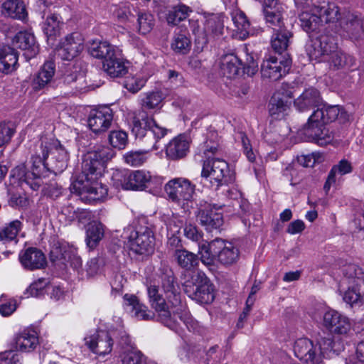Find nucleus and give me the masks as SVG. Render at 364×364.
<instances>
[{
  "label": "nucleus",
  "instance_id": "obj_1",
  "mask_svg": "<svg viewBox=\"0 0 364 364\" xmlns=\"http://www.w3.org/2000/svg\"><path fill=\"white\" fill-rule=\"evenodd\" d=\"M161 279V291L158 287L151 285L147 289L150 304L158 313L159 319L171 329L176 327V319L187 323L190 314L186 304L182 300L181 289L172 269L166 264H161L159 268Z\"/></svg>",
  "mask_w": 364,
  "mask_h": 364
},
{
  "label": "nucleus",
  "instance_id": "obj_2",
  "mask_svg": "<svg viewBox=\"0 0 364 364\" xmlns=\"http://www.w3.org/2000/svg\"><path fill=\"white\" fill-rule=\"evenodd\" d=\"M198 255L201 262L205 265H211L215 259L224 265L235 264L239 259V249L233 243L216 238L210 242H204L199 245Z\"/></svg>",
  "mask_w": 364,
  "mask_h": 364
},
{
  "label": "nucleus",
  "instance_id": "obj_3",
  "mask_svg": "<svg viewBox=\"0 0 364 364\" xmlns=\"http://www.w3.org/2000/svg\"><path fill=\"white\" fill-rule=\"evenodd\" d=\"M343 343H295V355L306 364H323V358L338 355Z\"/></svg>",
  "mask_w": 364,
  "mask_h": 364
},
{
  "label": "nucleus",
  "instance_id": "obj_4",
  "mask_svg": "<svg viewBox=\"0 0 364 364\" xmlns=\"http://www.w3.org/2000/svg\"><path fill=\"white\" fill-rule=\"evenodd\" d=\"M132 132L136 138L144 139L151 150H156L159 148V140L166 136L167 129L156 124L153 118L141 109L134 113Z\"/></svg>",
  "mask_w": 364,
  "mask_h": 364
},
{
  "label": "nucleus",
  "instance_id": "obj_5",
  "mask_svg": "<svg viewBox=\"0 0 364 364\" xmlns=\"http://www.w3.org/2000/svg\"><path fill=\"white\" fill-rule=\"evenodd\" d=\"M114 154V151L109 146H95L84 156L82 173L77 178L99 179L105 171L107 163Z\"/></svg>",
  "mask_w": 364,
  "mask_h": 364
},
{
  "label": "nucleus",
  "instance_id": "obj_6",
  "mask_svg": "<svg viewBox=\"0 0 364 364\" xmlns=\"http://www.w3.org/2000/svg\"><path fill=\"white\" fill-rule=\"evenodd\" d=\"M184 291L188 296L200 303H211L215 298L213 286L200 271H191L184 282Z\"/></svg>",
  "mask_w": 364,
  "mask_h": 364
},
{
  "label": "nucleus",
  "instance_id": "obj_7",
  "mask_svg": "<svg viewBox=\"0 0 364 364\" xmlns=\"http://www.w3.org/2000/svg\"><path fill=\"white\" fill-rule=\"evenodd\" d=\"M41 151L43 157L46 158L47 171L57 174L67 168L69 154L58 140L46 138L41 139Z\"/></svg>",
  "mask_w": 364,
  "mask_h": 364
},
{
  "label": "nucleus",
  "instance_id": "obj_8",
  "mask_svg": "<svg viewBox=\"0 0 364 364\" xmlns=\"http://www.w3.org/2000/svg\"><path fill=\"white\" fill-rule=\"evenodd\" d=\"M346 278L344 282L348 284V289L344 292L343 299L352 307H361L364 305V278L359 276L361 270L355 265H348L345 269Z\"/></svg>",
  "mask_w": 364,
  "mask_h": 364
},
{
  "label": "nucleus",
  "instance_id": "obj_9",
  "mask_svg": "<svg viewBox=\"0 0 364 364\" xmlns=\"http://www.w3.org/2000/svg\"><path fill=\"white\" fill-rule=\"evenodd\" d=\"M201 176L210 178V182L217 188L235 181V176L230 171L228 164L218 158H208L204 161Z\"/></svg>",
  "mask_w": 364,
  "mask_h": 364
},
{
  "label": "nucleus",
  "instance_id": "obj_10",
  "mask_svg": "<svg viewBox=\"0 0 364 364\" xmlns=\"http://www.w3.org/2000/svg\"><path fill=\"white\" fill-rule=\"evenodd\" d=\"M165 191L170 200L185 209L192 200L195 186L185 178H176L166 184Z\"/></svg>",
  "mask_w": 364,
  "mask_h": 364
},
{
  "label": "nucleus",
  "instance_id": "obj_11",
  "mask_svg": "<svg viewBox=\"0 0 364 364\" xmlns=\"http://www.w3.org/2000/svg\"><path fill=\"white\" fill-rule=\"evenodd\" d=\"M98 180L77 178L71 184L70 190L89 203L102 200L107 196L108 189Z\"/></svg>",
  "mask_w": 364,
  "mask_h": 364
},
{
  "label": "nucleus",
  "instance_id": "obj_12",
  "mask_svg": "<svg viewBox=\"0 0 364 364\" xmlns=\"http://www.w3.org/2000/svg\"><path fill=\"white\" fill-rule=\"evenodd\" d=\"M337 48V43L333 36L321 34L311 39L306 45V51L311 60L323 61L326 56L332 54Z\"/></svg>",
  "mask_w": 364,
  "mask_h": 364
},
{
  "label": "nucleus",
  "instance_id": "obj_13",
  "mask_svg": "<svg viewBox=\"0 0 364 364\" xmlns=\"http://www.w3.org/2000/svg\"><path fill=\"white\" fill-rule=\"evenodd\" d=\"M149 179H150V172L144 170L116 171L112 176L115 186H121L125 190H143L147 188Z\"/></svg>",
  "mask_w": 364,
  "mask_h": 364
},
{
  "label": "nucleus",
  "instance_id": "obj_14",
  "mask_svg": "<svg viewBox=\"0 0 364 364\" xmlns=\"http://www.w3.org/2000/svg\"><path fill=\"white\" fill-rule=\"evenodd\" d=\"M225 205L221 203L201 202L197 215L200 225L208 231L220 228L223 225V217L218 210Z\"/></svg>",
  "mask_w": 364,
  "mask_h": 364
},
{
  "label": "nucleus",
  "instance_id": "obj_15",
  "mask_svg": "<svg viewBox=\"0 0 364 364\" xmlns=\"http://www.w3.org/2000/svg\"><path fill=\"white\" fill-rule=\"evenodd\" d=\"M127 237L130 250L136 254H149L154 250V235L148 227L132 230Z\"/></svg>",
  "mask_w": 364,
  "mask_h": 364
},
{
  "label": "nucleus",
  "instance_id": "obj_16",
  "mask_svg": "<svg viewBox=\"0 0 364 364\" xmlns=\"http://www.w3.org/2000/svg\"><path fill=\"white\" fill-rule=\"evenodd\" d=\"M321 323L323 329L332 335H346L351 327L349 318L333 309L323 314Z\"/></svg>",
  "mask_w": 364,
  "mask_h": 364
},
{
  "label": "nucleus",
  "instance_id": "obj_17",
  "mask_svg": "<svg viewBox=\"0 0 364 364\" xmlns=\"http://www.w3.org/2000/svg\"><path fill=\"white\" fill-rule=\"evenodd\" d=\"M262 13L267 26L272 29L285 26L284 14L286 11L284 5L279 0H263Z\"/></svg>",
  "mask_w": 364,
  "mask_h": 364
},
{
  "label": "nucleus",
  "instance_id": "obj_18",
  "mask_svg": "<svg viewBox=\"0 0 364 364\" xmlns=\"http://www.w3.org/2000/svg\"><path fill=\"white\" fill-rule=\"evenodd\" d=\"M291 64V60L289 58L278 60L276 57L269 56L261 65L262 77L272 80H278L288 73Z\"/></svg>",
  "mask_w": 364,
  "mask_h": 364
},
{
  "label": "nucleus",
  "instance_id": "obj_19",
  "mask_svg": "<svg viewBox=\"0 0 364 364\" xmlns=\"http://www.w3.org/2000/svg\"><path fill=\"white\" fill-rule=\"evenodd\" d=\"M84 49V40L80 33L74 32L67 35L60 42L58 55L64 60H71Z\"/></svg>",
  "mask_w": 364,
  "mask_h": 364
},
{
  "label": "nucleus",
  "instance_id": "obj_20",
  "mask_svg": "<svg viewBox=\"0 0 364 364\" xmlns=\"http://www.w3.org/2000/svg\"><path fill=\"white\" fill-rule=\"evenodd\" d=\"M340 24L343 30L353 39L360 38L364 33V21L354 12L344 11L340 18Z\"/></svg>",
  "mask_w": 364,
  "mask_h": 364
},
{
  "label": "nucleus",
  "instance_id": "obj_21",
  "mask_svg": "<svg viewBox=\"0 0 364 364\" xmlns=\"http://www.w3.org/2000/svg\"><path fill=\"white\" fill-rule=\"evenodd\" d=\"M112 120V110L108 107H102L90 112L88 125L95 133L104 132L109 128Z\"/></svg>",
  "mask_w": 364,
  "mask_h": 364
},
{
  "label": "nucleus",
  "instance_id": "obj_22",
  "mask_svg": "<svg viewBox=\"0 0 364 364\" xmlns=\"http://www.w3.org/2000/svg\"><path fill=\"white\" fill-rule=\"evenodd\" d=\"M204 36L203 43L206 44L209 39H214L223 35L224 29L223 16L220 14L204 12Z\"/></svg>",
  "mask_w": 364,
  "mask_h": 364
},
{
  "label": "nucleus",
  "instance_id": "obj_23",
  "mask_svg": "<svg viewBox=\"0 0 364 364\" xmlns=\"http://www.w3.org/2000/svg\"><path fill=\"white\" fill-rule=\"evenodd\" d=\"M326 124L316 123L309 117L308 122L304 125V134L309 139L320 146H325L330 143L333 139L329 131L325 127Z\"/></svg>",
  "mask_w": 364,
  "mask_h": 364
},
{
  "label": "nucleus",
  "instance_id": "obj_24",
  "mask_svg": "<svg viewBox=\"0 0 364 364\" xmlns=\"http://www.w3.org/2000/svg\"><path fill=\"white\" fill-rule=\"evenodd\" d=\"M293 97L290 90H279L274 93L269 103V112L270 115L278 119L282 117L289 108L290 100Z\"/></svg>",
  "mask_w": 364,
  "mask_h": 364
},
{
  "label": "nucleus",
  "instance_id": "obj_25",
  "mask_svg": "<svg viewBox=\"0 0 364 364\" xmlns=\"http://www.w3.org/2000/svg\"><path fill=\"white\" fill-rule=\"evenodd\" d=\"M322 98L318 90L310 87L306 89L295 100L294 107L299 112H306L311 108H319L322 105Z\"/></svg>",
  "mask_w": 364,
  "mask_h": 364
},
{
  "label": "nucleus",
  "instance_id": "obj_26",
  "mask_svg": "<svg viewBox=\"0 0 364 364\" xmlns=\"http://www.w3.org/2000/svg\"><path fill=\"white\" fill-rule=\"evenodd\" d=\"M190 141L185 134H179L171 139L166 146V156L171 160L181 159L189 151Z\"/></svg>",
  "mask_w": 364,
  "mask_h": 364
},
{
  "label": "nucleus",
  "instance_id": "obj_27",
  "mask_svg": "<svg viewBox=\"0 0 364 364\" xmlns=\"http://www.w3.org/2000/svg\"><path fill=\"white\" fill-rule=\"evenodd\" d=\"M19 260L22 266L29 270L41 269L46 263L44 254L36 247H29L21 251L19 254Z\"/></svg>",
  "mask_w": 364,
  "mask_h": 364
},
{
  "label": "nucleus",
  "instance_id": "obj_28",
  "mask_svg": "<svg viewBox=\"0 0 364 364\" xmlns=\"http://www.w3.org/2000/svg\"><path fill=\"white\" fill-rule=\"evenodd\" d=\"M14 46L26 51L25 55L31 58L38 53V46L34 35L26 31H19L13 38Z\"/></svg>",
  "mask_w": 364,
  "mask_h": 364
},
{
  "label": "nucleus",
  "instance_id": "obj_29",
  "mask_svg": "<svg viewBox=\"0 0 364 364\" xmlns=\"http://www.w3.org/2000/svg\"><path fill=\"white\" fill-rule=\"evenodd\" d=\"M55 73V65L54 62H46L31 82V87L33 90L38 91L46 87V86L52 80Z\"/></svg>",
  "mask_w": 364,
  "mask_h": 364
},
{
  "label": "nucleus",
  "instance_id": "obj_30",
  "mask_svg": "<svg viewBox=\"0 0 364 364\" xmlns=\"http://www.w3.org/2000/svg\"><path fill=\"white\" fill-rule=\"evenodd\" d=\"M18 53L9 46L0 48V71L10 74L17 69Z\"/></svg>",
  "mask_w": 364,
  "mask_h": 364
},
{
  "label": "nucleus",
  "instance_id": "obj_31",
  "mask_svg": "<svg viewBox=\"0 0 364 364\" xmlns=\"http://www.w3.org/2000/svg\"><path fill=\"white\" fill-rule=\"evenodd\" d=\"M124 304L129 309L132 316L139 320H150L154 317V314L147 307L141 304L134 295L125 294L124 296Z\"/></svg>",
  "mask_w": 364,
  "mask_h": 364
},
{
  "label": "nucleus",
  "instance_id": "obj_32",
  "mask_svg": "<svg viewBox=\"0 0 364 364\" xmlns=\"http://www.w3.org/2000/svg\"><path fill=\"white\" fill-rule=\"evenodd\" d=\"M277 28L272 29L273 33L271 38V45L275 52L281 54L287 50L293 34L285 26L278 27Z\"/></svg>",
  "mask_w": 364,
  "mask_h": 364
},
{
  "label": "nucleus",
  "instance_id": "obj_33",
  "mask_svg": "<svg viewBox=\"0 0 364 364\" xmlns=\"http://www.w3.org/2000/svg\"><path fill=\"white\" fill-rule=\"evenodd\" d=\"M328 60L329 69L332 70H348L355 64V58L343 51L335 50Z\"/></svg>",
  "mask_w": 364,
  "mask_h": 364
},
{
  "label": "nucleus",
  "instance_id": "obj_34",
  "mask_svg": "<svg viewBox=\"0 0 364 364\" xmlns=\"http://www.w3.org/2000/svg\"><path fill=\"white\" fill-rule=\"evenodd\" d=\"M340 111L338 106L322 104L321 107L314 110L309 118L314 122L328 124L337 119Z\"/></svg>",
  "mask_w": 364,
  "mask_h": 364
},
{
  "label": "nucleus",
  "instance_id": "obj_35",
  "mask_svg": "<svg viewBox=\"0 0 364 364\" xmlns=\"http://www.w3.org/2000/svg\"><path fill=\"white\" fill-rule=\"evenodd\" d=\"M102 68L111 77H119L127 73V67L124 61L117 56L116 52L114 53L113 56L103 61Z\"/></svg>",
  "mask_w": 364,
  "mask_h": 364
},
{
  "label": "nucleus",
  "instance_id": "obj_36",
  "mask_svg": "<svg viewBox=\"0 0 364 364\" xmlns=\"http://www.w3.org/2000/svg\"><path fill=\"white\" fill-rule=\"evenodd\" d=\"M220 68L224 76L233 78L239 74L242 68V63L235 54H227L221 58Z\"/></svg>",
  "mask_w": 364,
  "mask_h": 364
},
{
  "label": "nucleus",
  "instance_id": "obj_37",
  "mask_svg": "<svg viewBox=\"0 0 364 364\" xmlns=\"http://www.w3.org/2000/svg\"><path fill=\"white\" fill-rule=\"evenodd\" d=\"M60 26L61 21L58 15L51 14L47 16L43 24L42 29L48 44L53 45L56 38L60 33Z\"/></svg>",
  "mask_w": 364,
  "mask_h": 364
},
{
  "label": "nucleus",
  "instance_id": "obj_38",
  "mask_svg": "<svg viewBox=\"0 0 364 364\" xmlns=\"http://www.w3.org/2000/svg\"><path fill=\"white\" fill-rule=\"evenodd\" d=\"M119 358L122 364H156L154 361L148 360L140 350L132 348L128 345L123 347Z\"/></svg>",
  "mask_w": 364,
  "mask_h": 364
},
{
  "label": "nucleus",
  "instance_id": "obj_39",
  "mask_svg": "<svg viewBox=\"0 0 364 364\" xmlns=\"http://www.w3.org/2000/svg\"><path fill=\"white\" fill-rule=\"evenodd\" d=\"M174 259L182 269L191 271L198 263V255L186 249H176L173 253Z\"/></svg>",
  "mask_w": 364,
  "mask_h": 364
},
{
  "label": "nucleus",
  "instance_id": "obj_40",
  "mask_svg": "<svg viewBox=\"0 0 364 364\" xmlns=\"http://www.w3.org/2000/svg\"><path fill=\"white\" fill-rule=\"evenodd\" d=\"M3 13L13 18L24 20L27 17L25 4L20 0H7L2 4Z\"/></svg>",
  "mask_w": 364,
  "mask_h": 364
},
{
  "label": "nucleus",
  "instance_id": "obj_41",
  "mask_svg": "<svg viewBox=\"0 0 364 364\" xmlns=\"http://www.w3.org/2000/svg\"><path fill=\"white\" fill-rule=\"evenodd\" d=\"M105 233L104 226L100 221H92L87 227L86 242L87 246L94 249L103 238Z\"/></svg>",
  "mask_w": 364,
  "mask_h": 364
},
{
  "label": "nucleus",
  "instance_id": "obj_42",
  "mask_svg": "<svg viewBox=\"0 0 364 364\" xmlns=\"http://www.w3.org/2000/svg\"><path fill=\"white\" fill-rule=\"evenodd\" d=\"M115 48L107 41H93L89 47V53L92 56L104 60L113 56Z\"/></svg>",
  "mask_w": 364,
  "mask_h": 364
},
{
  "label": "nucleus",
  "instance_id": "obj_43",
  "mask_svg": "<svg viewBox=\"0 0 364 364\" xmlns=\"http://www.w3.org/2000/svg\"><path fill=\"white\" fill-rule=\"evenodd\" d=\"M129 339V335L122 328L112 329L109 332L99 331L90 338V341H120Z\"/></svg>",
  "mask_w": 364,
  "mask_h": 364
},
{
  "label": "nucleus",
  "instance_id": "obj_44",
  "mask_svg": "<svg viewBox=\"0 0 364 364\" xmlns=\"http://www.w3.org/2000/svg\"><path fill=\"white\" fill-rule=\"evenodd\" d=\"M192 12L193 10L191 7L183 4H179L168 11L166 21L169 25L176 26L186 19Z\"/></svg>",
  "mask_w": 364,
  "mask_h": 364
},
{
  "label": "nucleus",
  "instance_id": "obj_45",
  "mask_svg": "<svg viewBox=\"0 0 364 364\" xmlns=\"http://www.w3.org/2000/svg\"><path fill=\"white\" fill-rule=\"evenodd\" d=\"M316 12L321 21L326 23L338 21L342 16V14L339 12L338 7L333 3H328L318 6Z\"/></svg>",
  "mask_w": 364,
  "mask_h": 364
},
{
  "label": "nucleus",
  "instance_id": "obj_46",
  "mask_svg": "<svg viewBox=\"0 0 364 364\" xmlns=\"http://www.w3.org/2000/svg\"><path fill=\"white\" fill-rule=\"evenodd\" d=\"M352 171L351 164L346 159L341 160L337 165L332 167L328 173L326 183L324 184V189L328 191L331 184L336 182L337 175L343 176L349 173Z\"/></svg>",
  "mask_w": 364,
  "mask_h": 364
},
{
  "label": "nucleus",
  "instance_id": "obj_47",
  "mask_svg": "<svg viewBox=\"0 0 364 364\" xmlns=\"http://www.w3.org/2000/svg\"><path fill=\"white\" fill-rule=\"evenodd\" d=\"M149 77V75H145L143 73H139L134 75H129L126 77L124 86L130 92L136 93L144 87Z\"/></svg>",
  "mask_w": 364,
  "mask_h": 364
},
{
  "label": "nucleus",
  "instance_id": "obj_48",
  "mask_svg": "<svg viewBox=\"0 0 364 364\" xmlns=\"http://www.w3.org/2000/svg\"><path fill=\"white\" fill-rule=\"evenodd\" d=\"M164 100L161 91H150L140 95V105L142 108L152 109L158 108Z\"/></svg>",
  "mask_w": 364,
  "mask_h": 364
},
{
  "label": "nucleus",
  "instance_id": "obj_49",
  "mask_svg": "<svg viewBox=\"0 0 364 364\" xmlns=\"http://www.w3.org/2000/svg\"><path fill=\"white\" fill-rule=\"evenodd\" d=\"M46 158L43 157L41 151V145L36 150L35 155L31 157V174L33 178H40L47 170Z\"/></svg>",
  "mask_w": 364,
  "mask_h": 364
},
{
  "label": "nucleus",
  "instance_id": "obj_50",
  "mask_svg": "<svg viewBox=\"0 0 364 364\" xmlns=\"http://www.w3.org/2000/svg\"><path fill=\"white\" fill-rule=\"evenodd\" d=\"M21 228L22 223L20 220L11 221L0 230V241L6 243L14 240Z\"/></svg>",
  "mask_w": 364,
  "mask_h": 364
},
{
  "label": "nucleus",
  "instance_id": "obj_51",
  "mask_svg": "<svg viewBox=\"0 0 364 364\" xmlns=\"http://www.w3.org/2000/svg\"><path fill=\"white\" fill-rule=\"evenodd\" d=\"M232 21L240 37L242 38L247 37L250 33V24L245 14L242 11H237L232 14Z\"/></svg>",
  "mask_w": 364,
  "mask_h": 364
},
{
  "label": "nucleus",
  "instance_id": "obj_52",
  "mask_svg": "<svg viewBox=\"0 0 364 364\" xmlns=\"http://www.w3.org/2000/svg\"><path fill=\"white\" fill-rule=\"evenodd\" d=\"M191 46V41L186 35L183 33L175 34L171 43V48L176 53L186 54L190 50Z\"/></svg>",
  "mask_w": 364,
  "mask_h": 364
},
{
  "label": "nucleus",
  "instance_id": "obj_53",
  "mask_svg": "<svg viewBox=\"0 0 364 364\" xmlns=\"http://www.w3.org/2000/svg\"><path fill=\"white\" fill-rule=\"evenodd\" d=\"M137 16L139 32L141 34L149 33L154 26V16L149 12H139Z\"/></svg>",
  "mask_w": 364,
  "mask_h": 364
},
{
  "label": "nucleus",
  "instance_id": "obj_54",
  "mask_svg": "<svg viewBox=\"0 0 364 364\" xmlns=\"http://www.w3.org/2000/svg\"><path fill=\"white\" fill-rule=\"evenodd\" d=\"M148 151L149 150L129 151L124 156V161L131 166H140L146 161Z\"/></svg>",
  "mask_w": 364,
  "mask_h": 364
},
{
  "label": "nucleus",
  "instance_id": "obj_55",
  "mask_svg": "<svg viewBox=\"0 0 364 364\" xmlns=\"http://www.w3.org/2000/svg\"><path fill=\"white\" fill-rule=\"evenodd\" d=\"M109 141L113 147L122 149L128 141L127 134L122 130L112 131L109 134Z\"/></svg>",
  "mask_w": 364,
  "mask_h": 364
},
{
  "label": "nucleus",
  "instance_id": "obj_56",
  "mask_svg": "<svg viewBox=\"0 0 364 364\" xmlns=\"http://www.w3.org/2000/svg\"><path fill=\"white\" fill-rule=\"evenodd\" d=\"M164 222L166 225L168 234H179L181 228L184 225V220L181 217L174 214L166 216Z\"/></svg>",
  "mask_w": 364,
  "mask_h": 364
},
{
  "label": "nucleus",
  "instance_id": "obj_57",
  "mask_svg": "<svg viewBox=\"0 0 364 364\" xmlns=\"http://www.w3.org/2000/svg\"><path fill=\"white\" fill-rule=\"evenodd\" d=\"M48 284V281L46 279H38L30 284L27 288L25 294H26L27 296H40L44 294L45 289L47 287Z\"/></svg>",
  "mask_w": 364,
  "mask_h": 364
},
{
  "label": "nucleus",
  "instance_id": "obj_58",
  "mask_svg": "<svg viewBox=\"0 0 364 364\" xmlns=\"http://www.w3.org/2000/svg\"><path fill=\"white\" fill-rule=\"evenodd\" d=\"M62 263L65 266L70 265L73 269H78L82 265L81 258L73 250H65L62 253Z\"/></svg>",
  "mask_w": 364,
  "mask_h": 364
},
{
  "label": "nucleus",
  "instance_id": "obj_59",
  "mask_svg": "<svg viewBox=\"0 0 364 364\" xmlns=\"http://www.w3.org/2000/svg\"><path fill=\"white\" fill-rule=\"evenodd\" d=\"M39 332L38 329L33 326H30L19 331L14 338V341H19L20 340H39Z\"/></svg>",
  "mask_w": 364,
  "mask_h": 364
},
{
  "label": "nucleus",
  "instance_id": "obj_60",
  "mask_svg": "<svg viewBox=\"0 0 364 364\" xmlns=\"http://www.w3.org/2000/svg\"><path fill=\"white\" fill-rule=\"evenodd\" d=\"M15 130L9 123H0V147L9 143Z\"/></svg>",
  "mask_w": 364,
  "mask_h": 364
},
{
  "label": "nucleus",
  "instance_id": "obj_61",
  "mask_svg": "<svg viewBox=\"0 0 364 364\" xmlns=\"http://www.w3.org/2000/svg\"><path fill=\"white\" fill-rule=\"evenodd\" d=\"M89 349L99 356H105L112 349L111 343H87Z\"/></svg>",
  "mask_w": 364,
  "mask_h": 364
},
{
  "label": "nucleus",
  "instance_id": "obj_62",
  "mask_svg": "<svg viewBox=\"0 0 364 364\" xmlns=\"http://www.w3.org/2000/svg\"><path fill=\"white\" fill-rule=\"evenodd\" d=\"M301 26L306 32L314 31L316 26V16L309 13L303 12L299 15Z\"/></svg>",
  "mask_w": 364,
  "mask_h": 364
},
{
  "label": "nucleus",
  "instance_id": "obj_63",
  "mask_svg": "<svg viewBox=\"0 0 364 364\" xmlns=\"http://www.w3.org/2000/svg\"><path fill=\"white\" fill-rule=\"evenodd\" d=\"M184 235L195 242H198V245L202 244L205 241L202 240L203 234L201 232L198 231L197 228L193 225H186L184 227Z\"/></svg>",
  "mask_w": 364,
  "mask_h": 364
},
{
  "label": "nucleus",
  "instance_id": "obj_64",
  "mask_svg": "<svg viewBox=\"0 0 364 364\" xmlns=\"http://www.w3.org/2000/svg\"><path fill=\"white\" fill-rule=\"evenodd\" d=\"M321 155L318 153L304 154L297 157L298 163L304 167H313L319 161Z\"/></svg>",
  "mask_w": 364,
  "mask_h": 364
}]
</instances>
